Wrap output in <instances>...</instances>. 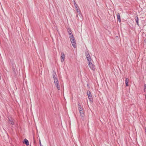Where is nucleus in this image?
<instances>
[{"label": "nucleus", "instance_id": "f257e3e1", "mask_svg": "<svg viewBox=\"0 0 146 146\" xmlns=\"http://www.w3.org/2000/svg\"><path fill=\"white\" fill-rule=\"evenodd\" d=\"M86 54V58L87 59L88 62V63H91V60L92 59L91 57L90 56V55L89 54L88 52H85Z\"/></svg>", "mask_w": 146, "mask_h": 146}, {"label": "nucleus", "instance_id": "f03ea898", "mask_svg": "<svg viewBox=\"0 0 146 146\" xmlns=\"http://www.w3.org/2000/svg\"><path fill=\"white\" fill-rule=\"evenodd\" d=\"M70 40L73 47L74 48H76V42L75 38L71 39Z\"/></svg>", "mask_w": 146, "mask_h": 146}, {"label": "nucleus", "instance_id": "7ed1b4c3", "mask_svg": "<svg viewBox=\"0 0 146 146\" xmlns=\"http://www.w3.org/2000/svg\"><path fill=\"white\" fill-rule=\"evenodd\" d=\"M55 84V85L56 86L57 88L58 89V90H60V86L59 83L58 82V80H55L54 81Z\"/></svg>", "mask_w": 146, "mask_h": 146}, {"label": "nucleus", "instance_id": "20e7f679", "mask_svg": "<svg viewBox=\"0 0 146 146\" xmlns=\"http://www.w3.org/2000/svg\"><path fill=\"white\" fill-rule=\"evenodd\" d=\"M88 65L89 67L90 68L94 70L95 69V67L94 65L92 64V63L91 62V63H88Z\"/></svg>", "mask_w": 146, "mask_h": 146}, {"label": "nucleus", "instance_id": "39448f33", "mask_svg": "<svg viewBox=\"0 0 146 146\" xmlns=\"http://www.w3.org/2000/svg\"><path fill=\"white\" fill-rule=\"evenodd\" d=\"M8 118L9 123L12 125H14V122L13 121V119L11 117H9Z\"/></svg>", "mask_w": 146, "mask_h": 146}, {"label": "nucleus", "instance_id": "423d86ee", "mask_svg": "<svg viewBox=\"0 0 146 146\" xmlns=\"http://www.w3.org/2000/svg\"><path fill=\"white\" fill-rule=\"evenodd\" d=\"M79 112L80 114L81 118L83 120L84 119V114L83 111V109L82 110H79Z\"/></svg>", "mask_w": 146, "mask_h": 146}, {"label": "nucleus", "instance_id": "0eeeda50", "mask_svg": "<svg viewBox=\"0 0 146 146\" xmlns=\"http://www.w3.org/2000/svg\"><path fill=\"white\" fill-rule=\"evenodd\" d=\"M53 73L52 74L53 78L54 81L55 80H58L57 78V75L56 73V72L55 71L53 70Z\"/></svg>", "mask_w": 146, "mask_h": 146}, {"label": "nucleus", "instance_id": "6e6552de", "mask_svg": "<svg viewBox=\"0 0 146 146\" xmlns=\"http://www.w3.org/2000/svg\"><path fill=\"white\" fill-rule=\"evenodd\" d=\"M65 55L62 52L61 53V60L62 62H63L64 60Z\"/></svg>", "mask_w": 146, "mask_h": 146}, {"label": "nucleus", "instance_id": "1a4fd4ad", "mask_svg": "<svg viewBox=\"0 0 146 146\" xmlns=\"http://www.w3.org/2000/svg\"><path fill=\"white\" fill-rule=\"evenodd\" d=\"M23 143L25 144L27 146H28L29 145V142L26 139H24Z\"/></svg>", "mask_w": 146, "mask_h": 146}, {"label": "nucleus", "instance_id": "9d476101", "mask_svg": "<svg viewBox=\"0 0 146 146\" xmlns=\"http://www.w3.org/2000/svg\"><path fill=\"white\" fill-rule=\"evenodd\" d=\"M117 20L120 23L121 21V18H120V14L119 13H117Z\"/></svg>", "mask_w": 146, "mask_h": 146}, {"label": "nucleus", "instance_id": "9b49d317", "mask_svg": "<svg viewBox=\"0 0 146 146\" xmlns=\"http://www.w3.org/2000/svg\"><path fill=\"white\" fill-rule=\"evenodd\" d=\"M87 94L88 96V98L92 97L90 92L88 90L87 92Z\"/></svg>", "mask_w": 146, "mask_h": 146}, {"label": "nucleus", "instance_id": "f8f14e48", "mask_svg": "<svg viewBox=\"0 0 146 146\" xmlns=\"http://www.w3.org/2000/svg\"><path fill=\"white\" fill-rule=\"evenodd\" d=\"M82 106V105H81V104L79 103L78 104V108L79 110H82L83 109Z\"/></svg>", "mask_w": 146, "mask_h": 146}, {"label": "nucleus", "instance_id": "ddd939ff", "mask_svg": "<svg viewBox=\"0 0 146 146\" xmlns=\"http://www.w3.org/2000/svg\"><path fill=\"white\" fill-rule=\"evenodd\" d=\"M135 21L137 23V25L138 26H139V18H138V17L137 16H136L135 17Z\"/></svg>", "mask_w": 146, "mask_h": 146}, {"label": "nucleus", "instance_id": "4468645a", "mask_svg": "<svg viewBox=\"0 0 146 146\" xmlns=\"http://www.w3.org/2000/svg\"><path fill=\"white\" fill-rule=\"evenodd\" d=\"M67 30L69 35H71L72 34L71 29L70 28H68V29H67Z\"/></svg>", "mask_w": 146, "mask_h": 146}, {"label": "nucleus", "instance_id": "2eb2a0df", "mask_svg": "<svg viewBox=\"0 0 146 146\" xmlns=\"http://www.w3.org/2000/svg\"><path fill=\"white\" fill-rule=\"evenodd\" d=\"M129 82V80L127 78H126L125 80V83L126 84V86H128V82Z\"/></svg>", "mask_w": 146, "mask_h": 146}, {"label": "nucleus", "instance_id": "dca6fc26", "mask_svg": "<svg viewBox=\"0 0 146 146\" xmlns=\"http://www.w3.org/2000/svg\"><path fill=\"white\" fill-rule=\"evenodd\" d=\"M69 38H70V39H72L73 38H74V36L72 34L71 35H70Z\"/></svg>", "mask_w": 146, "mask_h": 146}, {"label": "nucleus", "instance_id": "f3484780", "mask_svg": "<svg viewBox=\"0 0 146 146\" xmlns=\"http://www.w3.org/2000/svg\"><path fill=\"white\" fill-rule=\"evenodd\" d=\"M88 98L90 102H91V103H92L93 102V99L92 97L89 98Z\"/></svg>", "mask_w": 146, "mask_h": 146}, {"label": "nucleus", "instance_id": "a211bd4d", "mask_svg": "<svg viewBox=\"0 0 146 146\" xmlns=\"http://www.w3.org/2000/svg\"><path fill=\"white\" fill-rule=\"evenodd\" d=\"M74 6L76 8H78V5H77V4L76 3H74Z\"/></svg>", "mask_w": 146, "mask_h": 146}, {"label": "nucleus", "instance_id": "6ab92c4d", "mask_svg": "<svg viewBox=\"0 0 146 146\" xmlns=\"http://www.w3.org/2000/svg\"><path fill=\"white\" fill-rule=\"evenodd\" d=\"M78 14L80 17H82V15L81 13H79Z\"/></svg>", "mask_w": 146, "mask_h": 146}, {"label": "nucleus", "instance_id": "aec40b11", "mask_svg": "<svg viewBox=\"0 0 146 146\" xmlns=\"http://www.w3.org/2000/svg\"><path fill=\"white\" fill-rule=\"evenodd\" d=\"M39 143H40V146H43L42 145V144H41L40 140H39Z\"/></svg>", "mask_w": 146, "mask_h": 146}, {"label": "nucleus", "instance_id": "412c9836", "mask_svg": "<svg viewBox=\"0 0 146 146\" xmlns=\"http://www.w3.org/2000/svg\"><path fill=\"white\" fill-rule=\"evenodd\" d=\"M76 11H77V12H78V10H78V8H76Z\"/></svg>", "mask_w": 146, "mask_h": 146}, {"label": "nucleus", "instance_id": "4be33fe9", "mask_svg": "<svg viewBox=\"0 0 146 146\" xmlns=\"http://www.w3.org/2000/svg\"><path fill=\"white\" fill-rule=\"evenodd\" d=\"M77 12V13H78V14H79V13H81V12H80V10H78V12Z\"/></svg>", "mask_w": 146, "mask_h": 146}, {"label": "nucleus", "instance_id": "5701e85b", "mask_svg": "<svg viewBox=\"0 0 146 146\" xmlns=\"http://www.w3.org/2000/svg\"><path fill=\"white\" fill-rule=\"evenodd\" d=\"M87 86L89 88H90V87L89 86V84H88L87 85Z\"/></svg>", "mask_w": 146, "mask_h": 146}, {"label": "nucleus", "instance_id": "b1692460", "mask_svg": "<svg viewBox=\"0 0 146 146\" xmlns=\"http://www.w3.org/2000/svg\"><path fill=\"white\" fill-rule=\"evenodd\" d=\"M144 89H145L146 88V84H145L144 85Z\"/></svg>", "mask_w": 146, "mask_h": 146}, {"label": "nucleus", "instance_id": "393cba45", "mask_svg": "<svg viewBox=\"0 0 146 146\" xmlns=\"http://www.w3.org/2000/svg\"><path fill=\"white\" fill-rule=\"evenodd\" d=\"M73 2H74V3H76V2H75V1L74 0V1H73Z\"/></svg>", "mask_w": 146, "mask_h": 146}, {"label": "nucleus", "instance_id": "a878e982", "mask_svg": "<svg viewBox=\"0 0 146 146\" xmlns=\"http://www.w3.org/2000/svg\"><path fill=\"white\" fill-rule=\"evenodd\" d=\"M76 17H78V15H76Z\"/></svg>", "mask_w": 146, "mask_h": 146}]
</instances>
